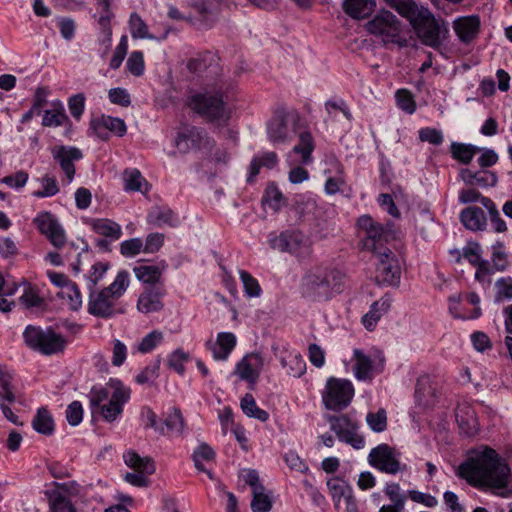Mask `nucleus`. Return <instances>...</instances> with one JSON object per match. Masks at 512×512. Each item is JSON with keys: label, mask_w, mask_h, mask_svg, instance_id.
<instances>
[{"label": "nucleus", "mask_w": 512, "mask_h": 512, "mask_svg": "<svg viewBox=\"0 0 512 512\" xmlns=\"http://www.w3.org/2000/svg\"><path fill=\"white\" fill-rule=\"evenodd\" d=\"M164 424L171 435L181 436L184 432V418L178 408H173L166 416Z\"/></svg>", "instance_id": "40"}, {"label": "nucleus", "mask_w": 512, "mask_h": 512, "mask_svg": "<svg viewBox=\"0 0 512 512\" xmlns=\"http://www.w3.org/2000/svg\"><path fill=\"white\" fill-rule=\"evenodd\" d=\"M353 373L359 381H371L375 375L381 373L384 368V357L371 356L360 349L353 351Z\"/></svg>", "instance_id": "11"}, {"label": "nucleus", "mask_w": 512, "mask_h": 512, "mask_svg": "<svg viewBox=\"0 0 512 512\" xmlns=\"http://www.w3.org/2000/svg\"><path fill=\"white\" fill-rule=\"evenodd\" d=\"M496 295L495 301L501 302L503 300L512 299V278L502 277L495 282Z\"/></svg>", "instance_id": "51"}, {"label": "nucleus", "mask_w": 512, "mask_h": 512, "mask_svg": "<svg viewBox=\"0 0 512 512\" xmlns=\"http://www.w3.org/2000/svg\"><path fill=\"white\" fill-rule=\"evenodd\" d=\"M130 399V389L118 380L110 379L104 386L93 387L89 393L92 413L99 412L107 422L115 421Z\"/></svg>", "instance_id": "2"}, {"label": "nucleus", "mask_w": 512, "mask_h": 512, "mask_svg": "<svg viewBox=\"0 0 512 512\" xmlns=\"http://www.w3.org/2000/svg\"><path fill=\"white\" fill-rule=\"evenodd\" d=\"M43 330L42 328L38 326L29 325L25 328L23 332V338L25 344L36 351H39L42 353L41 348V337H43Z\"/></svg>", "instance_id": "44"}, {"label": "nucleus", "mask_w": 512, "mask_h": 512, "mask_svg": "<svg viewBox=\"0 0 512 512\" xmlns=\"http://www.w3.org/2000/svg\"><path fill=\"white\" fill-rule=\"evenodd\" d=\"M32 427L40 434L51 435L54 432V420L51 413L44 407L39 408L32 420Z\"/></svg>", "instance_id": "32"}, {"label": "nucleus", "mask_w": 512, "mask_h": 512, "mask_svg": "<svg viewBox=\"0 0 512 512\" xmlns=\"http://www.w3.org/2000/svg\"><path fill=\"white\" fill-rule=\"evenodd\" d=\"M52 156L59 163L68 182H71L75 175L74 161L83 157L81 150L76 147L56 146L52 149Z\"/></svg>", "instance_id": "19"}, {"label": "nucleus", "mask_w": 512, "mask_h": 512, "mask_svg": "<svg viewBox=\"0 0 512 512\" xmlns=\"http://www.w3.org/2000/svg\"><path fill=\"white\" fill-rule=\"evenodd\" d=\"M314 150L313 137L309 132H303L299 136V143L293 148L292 152L301 155V162L308 164L312 161V152Z\"/></svg>", "instance_id": "36"}, {"label": "nucleus", "mask_w": 512, "mask_h": 512, "mask_svg": "<svg viewBox=\"0 0 512 512\" xmlns=\"http://www.w3.org/2000/svg\"><path fill=\"white\" fill-rule=\"evenodd\" d=\"M91 227L95 233L115 240L119 239L122 235L120 225L109 219L93 220Z\"/></svg>", "instance_id": "34"}, {"label": "nucleus", "mask_w": 512, "mask_h": 512, "mask_svg": "<svg viewBox=\"0 0 512 512\" xmlns=\"http://www.w3.org/2000/svg\"><path fill=\"white\" fill-rule=\"evenodd\" d=\"M463 225L472 231L483 230L486 226V216L483 209L479 207H468L460 214Z\"/></svg>", "instance_id": "27"}, {"label": "nucleus", "mask_w": 512, "mask_h": 512, "mask_svg": "<svg viewBox=\"0 0 512 512\" xmlns=\"http://www.w3.org/2000/svg\"><path fill=\"white\" fill-rule=\"evenodd\" d=\"M353 396L354 387L349 380L330 377L322 393V401L327 409L340 411L350 404Z\"/></svg>", "instance_id": "7"}, {"label": "nucleus", "mask_w": 512, "mask_h": 512, "mask_svg": "<svg viewBox=\"0 0 512 512\" xmlns=\"http://www.w3.org/2000/svg\"><path fill=\"white\" fill-rule=\"evenodd\" d=\"M344 277L336 268L314 267L303 276L301 289L307 297L328 299L333 292L340 291Z\"/></svg>", "instance_id": "3"}, {"label": "nucleus", "mask_w": 512, "mask_h": 512, "mask_svg": "<svg viewBox=\"0 0 512 512\" xmlns=\"http://www.w3.org/2000/svg\"><path fill=\"white\" fill-rule=\"evenodd\" d=\"M147 221L158 227L164 224L171 225L173 222V213L170 209L155 207L149 212Z\"/></svg>", "instance_id": "47"}, {"label": "nucleus", "mask_w": 512, "mask_h": 512, "mask_svg": "<svg viewBox=\"0 0 512 512\" xmlns=\"http://www.w3.org/2000/svg\"><path fill=\"white\" fill-rule=\"evenodd\" d=\"M366 422L370 429L376 433L383 432L387 427V414L385 409H379L377 412H369L366 416Z\"/></svg>", "instance_id": "50"}, {"label": "nucleus", "mask_w": 512, "mask_h": 512, "mask_svg": "<svg viewBox=\"0 0 512 512\" xmlns=\"http://www.w3.org/2000/svg\"><path fill=\"white\" fill-rule=\"evenodd\" d=\"M38 230L45 235L55 248L66 244V235L58 220L49 212H42L34 219Z\"/></svg>", "instance_id": "14"}, {"label": "nucleus", "mask_w": 512, "mask_h": 512, "mask_svg": "<svg viewBox=\"0 0 512 512\" xmlns=\"http://www.w3.org/2000/svg\"><path fill=\"white\" fill-rule=\"evenodd\" d=\"M459 474L475 486L487 487L499 496H507L510 468L491 448L477 451L460 465Z\"/></svg>", "instance_id": "1"}, {"label": "nucleus", "mask_w": 512, "mask_h": 512, "mask_svg": "<svg viewBox=\"0 0 512 512\" xmlns=\"http://www.w3.org/2000/svg\"><path fill=\"white\" fill-rule=\"evenodd\" d=\"M189 360V354L181 349L175 350L169 357V367L174 369L177 373L183 374L185 371V362Z\"/></svg>", "instance_id": "57"}, {"label": "nucleus", "mask_w": 512, "mask_h": 512, "mask_svg": "<svg viewBox=\"0 0 512 512\" xmlns=\"http://www.w3.org/2000/svg\"><path fill=\"white\" fill-rule=\"evenodd\" d=\"M366 30L381 39L383 44H396L399 47L407 46L403 24L388 10L379 11L366 25Z\"/></svg>", "instance_id": "5"}, {"label": "nucleus", "mask_w": 512, "mask_h": 512, "mask_svg": "<svg viewBox=\"0 0 512 512\" xmlns=\"http://www.w3.org/2000/svg\"><path fill=\"white\" fill-rule=\"evenodd\" d=\"M477 151H479V148L470 144L452 143L451 145L453 158L463 164L470 163Z\"/></svg>", "instance_id": "43"}, {"label": "nucleus", "mask_w": 512, "mask_h": 512, "mask_svg": "<svg viewBox=\"0 0 512 512\" xmlns=\"http://www.w3.org/2000/svg\"><path fill=\"white\" fill-rule=\"evenodd\" d=\"M67 119L63 104L57 101L53 102L51 109L44 111L42 125L46 127H58L63 125Z\"/></svg>", "instance_id": "33"}, {"label": "nucleus", "mask_w": 512, "mask_h": 512, "mask_svg": "<svg viewBox=\"0 0 512 512\" xmlns=\"http://www.w3.org/2000/svg\"><path fill=\"white\" fill-rule=\"evenodd\" d=\"M480 252L481 250L478 243H469L463 248V257L467 259L471 265L476 267L486 261L481 258Z\"/></svg>", "instance_id": "60"}, {"label": "nucleus", "mask_w": 512, "mask_h": 512, "mask_svg": "<svg viewBox=\"0 0 512 512\" xmlns=\"http://www.w3.org/2000/svg\"><path fill=\"white\" fill-rule=\"evenodd\" d=\"M359 229L365 233L363 247L366 250L377 254L385 249L383 243L389 238V230L379 222L373 220L369 215H363L358 219Z\"/></svg>", "instance_id": "9"}, {"label": "nucleus", "mask_w": 512, "mask_h": 512, "mask_svg": "<svg viewBox=\"0 0 512 512\" xmlns=\"http://www.w3.org/2000/svg\"><path fill=\"white\" fill-rule=\"evenodd\" d=\"M165 265H152L147 263H139L134 266L133 272L136 278L145 284H156L162 276V271Z\"/></svg>", "instance_id": "28"}, {"label": "nucleus", "mask_w": 512, "mask_h": 512, "mask_svg": "<svg viewBox=\"0 0 512 512\" xmlns=\"http://www.w3.org/2000/svg\"><path fill=\"white\" fill-rule=\"evenodd\" d=\"M481 204L488 210L490 221L495 231L505 232L507 230L506 223L500 217L499 211L497 210L494 202L490 198H483L481 199Z\"/></svg>", "instance_id": "45"}, {"label": "nucleus", "mask_w": 512, "mask_h": 512, "mask_svg": "<svg viewBox=\"0 0 512 512\" xmlns=\"http://www.w3.org/2000/svg\"><path fill=\"white\" fill-rule=\"evenodd\" d=\"M303 242V236L297 232H282L280 235L269 239L272 249L293 254L300 252Z\"/></svg>", "instance_id": "21"}, {"label": "nucleus", "mask_w": 512, "mask_h": 512, "mask_svg": "<svg viewBox=\"0 0 512 512\" xmlns=\"http://www.w3.org/2000/svg\"><path fill=\"white\" fill-rule=\"evenodd\" d=\"M129 28L131 36L134 39H155V37L149 33L147 24L137 13L130 15Z\"/></svg>", "instance_id": "39"}, {"label": "nucleus", "mask_w": 512, "mask_h": 512, "mask_svg": "<svg viewBox=\"0 0 512 512\" xmlns=\"http://www.w3.org/2000/svg\"><path fill=\"white\" fill-rule=\"evenodd\" d=\"M391 307V299L388 296H384L378 301H375L370 310L363 316L362 322L365 328L372 331L380 318L387 313Z\"/></svg>", "instance_id": "25"}, {"label": "nucleus", "mask_w": 512, "mask_h": 512, "mask_svg": "<svg viewBox=\"0 0 512 512\" xmlns=\"http://www.w3.org/2000/svg\"><path fill=\"white\" fill-rule=\"evenodd\" d=\"M129 283V273L123 270L117 274L115 280L106 288L118 300L127 290Z\"/></svg>", "instance_id": "49"}, {"label": "nucleus", "mask_w": 512, "mask_h": 512, "mask_svg": "<svg viewBox=\"0 0 512 512\" xmlns=\"http://www.w3.org/2000/svg\"><path fill=\"white\" fill-rule=\"evenodd\" d=\"M327 487L336 508H339L341 499H345L353 493L350 485L338 477L330 478L327 481Z\"/></svg>", "instance_id": "31"}, {"label": "nucleus", "mask_w": 512, "mask_h": 512, "mask_svg": "<svg viewBox=\"0 0 512 512\" xmlns=\"http://www.w3.org/2000/svg\"><path fill=\"white\" fill-rule=\"evenodd\" d=\"M327 421L340 441L351 445L355 449H362L365 446L364 437L357 432L358 425L347 415H329Z\"/></svg>", "instance_id": "10"}, {"label": "nucleus", "mask_w": 512, "mask_h": 512, "mask_svg": "<svg viewBox=\"0 0 512 512\" xmlns=\"http://www.w3.org/2000/svg\"><path fill=\"white\" fill-rule=\"evenodd\" d=\"M124 460L126 465L136 472H144L146 474H153L155 472L154 463L150 458H142L133 451L127 452L124 455Z\"/></svg>", "instance_id": "35"}, {"label": "nucleus", "mask_w": 512, "mask_h": 512, "mask_svg": "<svg viewBox=\"0 0 512 512\" xmlns=\"http://www.w3.org/2000/svg\"><path fill=\"white\" fill-rule=\"evenodd\" d=\"M419 138L422 142H428L436 146L440 145L444 140L443 134L440 130L429 127L422 128L419 131Z\"/></svg>", "instance_id": "62"}, {"label": "nucleus", "mask_w": 512, "mask_h": 512, "mask_svg": "<svg viewBox=\"0 0 512 512\" xmlns=\"http://www.w3.org/2000/svg\"><path fill=\"white\" fill-rule=\"evenodd\" d=\"M460 177L466 184L482 187L494 186L497 182L495 174L487 171L473 172L470 169H462Z\"/></svg>", "instance_id": "30"}, {"label": "nucleus", "mask_w": 512, "mask_h": 512, "mask_svg": "<svg viewBox=\"0 0 512 512\" xmlns=\"http://www.w3.org/2000/svg\"><path fill=\"white\" fill-rule=\"evenodd\" d=\"M127 70L134 76H141L144 72V57L141 51H133L126 62Z\"/></svg>", "instance_id": "52"}, {"label": "nucleus", "mask_w": 512, "mask_h": 512, "mask_svg": "<svg viewBox=\"0 0 512 512\" xmlns=\"http://www.w3.org/2000/svg\"><path fill=\"white\" fill-rule=\"evenodd\" d=\"M375 0H344L343 9L352 18L360 19L368 16L375 8Z\"/></svg>", "instance_id": "29"}, {"label": "nucleus", "mask_w": 512, "mask_h": 512, "mask_svg": "<svg viewBox=\"0 0 512 512\" xmlns=\"http://www.w3.org/2000/svg\"><path fill=\"white\" fill-rule=\"evenodd\" d=\"M66 418L70 425L77 426L83 418V408L79 401H73L68 405Z\"/></svg>", "instance_id": "64"}, {"label": "nucleus", "mask_w": 512, "mask_h": 512, "mask_svg": "<svg viewBox=\"0 0 512 512\" xmlns=\"http://www.w3.org/2000/svg\"><path fill=\"white\" fill-rule=\"evenodd\" d=\"M120 251L125 257H134L144 251L143 241L140 238L125 240L120 245Z\"/></svg>", "instance_id": "56"}, {"label": "nucleus", "mask_w": 512, "mask_h": 512, "mask_svg": "<svg viewBox=\"0 0 512 512\" xmlns=\"http://www.w3.org/2000/svg\"><path fill=\"white\" fill-rule=\"evenodd\" d=\"M141 419L144 423L145 428H153L155 431H158L160 434L164 435L165 430L164 427L159 426L157 424V415L154 411L149 407H144L141 410Z\"/></svg>", "instance_id": "61"}, {"label": "nucleus", "mask_w": 512, "mask_h": 512, "mask_svg": "<svg viewBox=\"0 0 512 512\" xmlns=\"http://www.w3.org/2000/svg\"><path fill=\"white\" fill-rule=\"evenodd\" d=\"M204 139L203 131L196 127H184L179 131L175 146L180 153H187L191 149L200 148Z\"/></svg>", "instance_id": "23"}, {"label": "nucleus", "mask_w": 512, "mask_h": 512, "mask_svg": "<svg viewBox=\"0 0 512 512\" xmlns=\"http://www.w3.org/2000/svg\"><path fill=\"white\" fill-rule=\"evenodd\" d=\"M241 281L244 286L245 293L249 297H258L261 294V288L258 281L247 271L241 270L239 272Z\"/></svg>", "instance_id": "53"}, {"label": "nucleus", "mask_w": 512, "mask_h": 512, "mask_svg": "<svg viewBox=\"0 0 512 512\" xmlns=\"http://www.w3.org/2000/svg\"><path fill=\"white\" fill-rule=\"evenodd\" d=\"M480 19L476 15L459 17L453 22V29L461 42L469 43L476 38Z\"/></svg>", "instance_id": "22"}, {"label": "nucleus", "mask_w": 512, "mask_h": 512, "mask_svg": "<svg viewBox=\"0 0 512 512\" xmlns=\"http://www.w3.org/2000/svg\"><path fill=\"white\" fill-rule=\"evenodd\" d=\"M49 506L51 512H76L70 500L59 492L50 495Z\"/></svg>", "instance_id": "48"}, {"label": "nucleus", "mask_w": 512, "mask_h": 512, "mask_svg": "<svg viewBox=\"0 0 512 512\" xmlns=\"http://www.w3.org/2000/svg\"><path fill=\"white\" fill-rule=\"evenodd\" d=\"M241 408L248 417L258 419L261 422H265L269 418L268 412L257 406L251 394H246L241 399Z\"/></svg>", "instance_id": "38"}, {"label": "nucleus", "mask_w": 512, "mask_h": 512, "mask_svg": "<svg viewBox=\"0 0 512 512\" xmlns=\"http://www.w3.org/2000/svg\"><path fill=\"white\" fill-rule=\"evenodd\" d=\"M188 105L192 110L210 120L227 121L231 116V109L219 92L192 95L188 100Z\"/></svg>", "instance_id": "6"}, {"label": "nucleus", "mask_w": 512, "mask_h": 512, "mask_svg": "<svg viewBox=\"0 0 512 512\" xmlns=\"http://www.w3.org/2000/svg\"><path fill=\"white\" fill-rule=\"evenodd\" d=\"M117 299L107 288L97 290L89 286L88 312L96 317L109 318L114 315Z\"/></svg>", "instance_id": "13"}, {"label": "nucleus", "mask_w": 512, "mask_h": 512, "mask_svg": "<svg viewBox=\"0 0 512 512\" xmlns=\"http://www.w3.org/2000/svg\"><path fill=\"white\" fill-rule=\"evenodd\" d=\"M289 112L278 108L267 123V135L273 144L285 143L290 138Z\"/></svg>", "instance_id": "18"}, {"label": "nucleus", "mask_w": 512, "mask_h": 512, "mask_svg": "<svg viewBox=\"0 0 512 512\" xmlns=\"http://www.w3.org/2000/svg\"><path fill=\"white\" fill-rule=\"evenodd\" d=\"M127 50H128V38L126 35H123L114 51V54L110 60V68L111 69H118L126 54H127Z\"/></svg>", "instance_id": "55"}, {"label": "nucleus", "mask_w": 512, "mask_h": 512, "mask_svg": "<svg viewBox=\"0 0 512 512\" xmlns=\"http://www.w3.org/2000/svg\"><path fill=\"white\" fill-rule=\"evenodd\" d=\"M207 346L215 360H226L236 346V336L231 332H221L215 342H208Z\"/></svg>", "instance_id": "24"}, {"label": "nucleus", "mask_w": 512, "mask_h": 512, "mask_svg": "<svg viewBox=\"0 0 512 512\" xmlns=\"http://www.w3.org/2000/svg\"><path fill=\"white\" fill-rule=\"evenodd\" d=\"M502 248L501 243L493 246L492 262L494 269L497 271H504L508 267L507 255Z\"/></svg>", "instance_id": "63"}, {"label": "nucleus", "mask_w": 512, "mask_h": 512, "mask_svg": "<svg viewBox=\"0 0 512 512\" xmlns=\"http://www.w3.org/2000/svg\"><path fill=\"white\" fill-rule=\"evenodd\" d=\"M387 5L395 9L401 16L408 18L418 7L412 0H384Z\"/></svg>", "instance_id": "54"}, {"label": "nucleus", "mask_w": 512, "mask_h": 512, "mask_svg": "<svg viewBox=\"0 0 512 512\" xmlns=\"http://www.w3.org/2000/svg\"><path fill=\"white\" fill-rule=\"evenodd\" d=\"M375 255L378 258L377 281L385 285L397 286L400 283L401 268L395 255L388 248Z\"/></svg>", "instance_id": "12"}, {"label": "nucleus", "mask_w": 512, "mask_h": 512, "mask_svg": "<svg viewBox=\"0 0 512 512\" xmlns=\"http://www.w3.org/2000/svg\"><path fill=\"white\" fill-rule=\"evenodd\" d=\"M407 19L424 45L434 49L441 46L448 29L445 23H440L428 9L418 6Z\"/></svg>", "instance_id": "4"}, {"label": "nucleus", "mask_w": 512, "mask_h": 512, "mask_svg": "<svg viewBox=\"0 0 512 512\" xmlns=\"http://www.w3.org/2000/svg\"><path fill=\"white\" fill-rule=\"evenodd\" d=\"M399 455L394 448L383 443L370 451L368 462L372 467L383 473L395 475L407 469L406 464L400 462Z\"/></svg>", "instance_id": "8"}, {"label": "nucleus", "mask_w": 512, "mask_h": 512, "mask_svg": "<svg viewBox=\"0 0 512 512\" xmlns=\"http://www.w3.org/2000/svg\"><path fill=\"white\" fill-rule=\"evenodd\" d=\"M263 367V356L260 353H249L236 364L234 373L240 380L254 385L258 381Z\"/></svg>", "instance_id": "16"}, {"label": "nucleus", "mask_w": 512, "mask_h": 512, "mask_svg": "<svg viewBox=\"0 0 512 512\" xmlns=\"http://www.w3.org/2000/svg\"><path fill=\"white\" fill-rule=\"evenodd\" d=\"M164 335L159 330H153L147 334L137 345V350L140 353H149L153 351L159 344L162 343Z\"/></svg>", "instance_id": "46"}, {"label": "nucleus", "mask_w": 512, "mask_h": 512, "mask_svg": "<svg viewBox=\"0 0 512 512\" xmlns=\"http://www.w3.org/2000/svg\"><path fill=\"white\" fill-rule=\"evenodd\" d=\"M272 349L288 375L299 378L306 372V362L298 351L289 350L286 346L279 347L275 344Z\"/></svg>", "instance_id": "15"}, {"label": "nucleus", "mask_w": 512, "mask_h": 512, "mask_svg": "<svg viewBox=\"0 0 512 512\" xmlns=\"http://www.w3.org/2000/svg\"><path fill=\"white\" fill-rule=\"evenodd\" d=\"M166 291L161 287L146 288L137 300V309L144 314L158 312L163 309V297Z\"/></svg>", "instance_id": "20"}, {"label": "nucleus", "mask_w": 512, "mask_h": 512, "mask_svg": "<svg viewBox=\"0 0 512 512\" xmlns=\"http://www.w3.org/2000/svg\"><path fill=\"white\" fill-rule=\"evenodd\" d=\"M253 492L251 509L253 512H268L272 507L270 497L265 493L264 486H258Z\"/></svg>", "instance_id": "42"}, {"label": "nucleus", "mask_w": 512, "mask_h": 512, "mask_svg": "<svg viewBox=\"0 0 512 512\" xmlns=\"http://www.w3.org/2000/svg\"><path fill=\"white\" fill-rule=\"evenodd\" d=\"M43 190L35 191L33 195L38 198L51 197L58 193L59 187L54 177L45 176L42 179Z\"/></svg>", "instance_id": "58"}, {"label": "nucleus", "mask_w": 512, "mask_h": 512, "mask_svg": "<svg viewBox=\"0 0 512 512\" xmlns=\"http://www.w3.org/2000/svg\"><path fill=\"white\" fill-rule=\"evenodd\" d=\"M90 129L98 138L108 140L111 133L119 137L124 136L127 127L120 118L102 115L91 120Z\"/></svg>", "instance_id": "17"}, {"label": "nucleus", "mask_w": 512, "mask_h": 512, "mask_svg": "<svg viewBox=\"0 0 512 512\" xmlns=\"http://www.w3.org/2000/svg\"><path fill=\"white\" fill-rule=\"evenodd\" d=\"M398 106L405 112L412 114L416 109L415 101L407 90H398L396 92Z\"/></svg>", "instance_id": "59"}, {"label": "nucleus", "mask_w": 512, "mask_h": 512, "mask_svg": "<svg viewBox=\"0 0 512 512\" xmlns=\"http://www.w3.org/2000/svg\"><path fill=\"white\" fill-rule=\"evenodd\" d=\"M65 345L66 340L61 334L56 333L51 328L43 330V337H41L42 354L52 355L62 352Z\"/></svg>", "instance_id": "26"}, {"label": "nucleus", "mask_w": 512, "mask_h": 512, "mask_svg": "<svg viewBox=\"0 0 512 512\" xmlns=\"http://www.w3.org/2000/svg\"><path fill=\"white\" fill-rule=\"evenodd\" d=\"M62 299H66L69 307L77 311L82 306V297L78 286L75 283L68 284L58 293Z\"/></svg>", "instance_id": "41"}, {"label": "nucleus", "mask_w": 512, "mask_h": 512, "mask_svg": "<svg viewBox=\"0 0 512 512\" xmlns=\"http://www.w3.org/2000/svg\"><path fill=\"white\" fill-rule=\"evenodd\" d=\"M124 189L126 191H139L144 193L143 187L147 182L141 172L136 168L126 169L123 173Z\"/></svg>", "instance_id": "37"}]
</instances>
